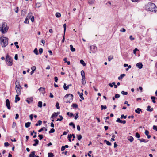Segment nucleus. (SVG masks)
Segmentation results:
<instances>
[{"instance_id": "nucleus-50", "label": "nucleus", "mask_w": 157, "mask_h": 157, "mask_svg": "<svg viewBox=\"0 0 157 157\" xmlns=\"http://www.w3.org/2000/svg\"><path fill=\"white\" fill-rule=\"evenodd\" d=\"M121 93L123 95H127L128 94V93L127 92H125L124 91H122Z\"/></svg>"}, {"instance_id": "nucleus-29", "label": "nucleus", "mask_w": 157, "mask_h": 157, "mask_svg": "<svg viewBox=\"0 0 157 157\" xmlns=\"http://www.w3.org/2000/svg\"><path fill=\"white\" fill-rule=\"evenodd\" d=\"M82 83L83 85H84L86 84L85 78H82Z\"/></svg>"}, {"instance_id": "nucleus-20", "label": "nucleus", "mask_w": 157, "mask_h": 157, "mask_svg": "<svg viewBox=\"0 0 157 157\" xmlns=\"http://www.w3.org/2000/svg\"><path fill=\"white\" fill-rule=\"evenodd\" d=\"M138 140L141 142H147L148 141V140H146L144 139H138Z\"/></svg>"}, {"instance_id": "nucleus-56", "label": "nucleus", "mask_w": 157, "mask_h": 157, "mask_svg": "<svg viewBox=\"0 0 157 157\" xmlns=\"http://www.w3.org/2000/svg\"><path fill=\"white\" fill-rule=\"evenodd\" d=\"M39 51V53L40 54H41L42 53L43 51L42 48H40Z\"/></svg>"}, {"instance_id": "nucleus-27", "label": "nucleus", "mask_w": 157, "mask_h": 157, "mask_svg": "<svg viewBox=\"0 0 157 157\" xmlns=\"http://www.w3.org/2000/svg\"><path fill=\"white\" fill-rule=\"evenodd\" d=\"M70 50L72 52H74L75 51V50L74 48L73 47V46L72 45H70Z\"/></svg>"}, {"instance_id": "nucleus-44", "label": "nucleus", "mask_w": 157, "mask_h": 157, "mask_svg": "<svg viewBox=\"0 0 157 157\" xmlns=\"http://www.w3.org/2000/svg\"><path fill=\"white\" fill-rule=\"evenodd\" d=\"M59 117H60V118H58L56 120L57 121H61L63 120V117L61 115H59Z\"/></svg>"}, {"instance_id": "nucleus-34", "label": "nucleus", "mask_w": 157, "mask_h": 157, "mask_svg": "<svg viewBox=\"0 0 157 157\" xmlns=\"http://www.w3.org/2000/svg\"><path fill=\"white\" fill-rule=\"evenodd\" d=\"M38 106L39 107L41 108L42 106V102L41 101L38 102Z\"/></svg>"}, {"instance_id": "nucleus-45", "label": "nucleus", "mask_w": 157, "mask_h": 157, "mask_svg": "<svg viewBox=\"0 0 157 157\" xmlns=\"http://www.w3.org/2000/svg\"><path fill=\"white\" fill-rule=\"evenodd\" d=\"M26 13L25 10H23L21 12V14L23 15H25Z\"/></svg>"}, {"instance_id": "nucleus-24", "label": "nucleus", "mask_w": 157, "mask_h": 157, "mask_svg": "<svg viewBox=\"0 0 157 157\" xmlns=\"http://www.w3.org/2000/svg\"><path fill=\"white\" fill-rule=\"evenodd\" d=\"M42 121L41 120H39L38 122L37 123H36L35 124V126H38V125H40L42 124Z\"/></svg>"}, {"instance_id": "nucleus-64", "label": "nucleus", "mask_w": 157, "mask_h": 157, "mask_svg": "<svg viewBox=\"0 0 157 157\" xmlns=\"http://www.w3.org/2000/svg\"><path fill=\"white\" fill-rule=\"evenodd\" d=\"M153 129L154 130H155L156 131H157V127L156 126L154 125L153 126Z\"/></svg>"}, {"instance_id": "nucleus-5", "label": "nucleus", "mask_w": 157, "mask_h": 157, "mask_svg": "<svg viewBox=\"0 0 157 157\" xmlns=\"http://www.w3.org/2000/svg\"><path fill=\"white\" fill-rule=\"evenodd\" d=\"M6 63L8 66H11L13 64V62L8 54L6 56Z\"/></svg>"}, {"instance_id": "nucleus-8", "label": "nucleus", "mask_w": 157, "mask_h": 157, "mask_svg": "<svg viewBox=\"0 0 157 157\" xmlns=\"http://www.w3.org/2000/svg\"><path fill=\"white\" fill-rule=\"evenodd\" d=\"M116 122L123 124H125L126 122L125 120H121L119 118H118L117 119V120H116Z\"/></svg>"}, {"instance_id": "nucleus-9", "label": "nucleus", "mask_w": 157, "mask_h": 157, "mask_svg": "<svg viewBox=\"0 0 157 157\" xmlns=\"http://www.w3.org/2000/svg\"><path fill=\"white\" fill-rule=\"evenodd\" d=\"M21 88L19 86L15 87L16 92L18 94H21Z\"/></svg>"}, {"instance_id": "nucleus-51", "label": "nucleus", "mask_w": 157, "mask_h": 157, "mask_svg": "<svg viewBox=\"0 0 157 157\" xmlns=\"http://www.w3.org/2000/svg\"><path fill=\"white\" fill-rule=\"evenodd\" d=\"M127 117V116H124V115L122 114L121 115V119H123V118L124 119H126Z\"/></svg>"}, {"instance_id": "nucleus-22", "label": "nucleus", "mask_w": 157, "mask_h": 157, "mask_svg": "<svg viewBox=\"0 0 157 157\" xmlns=\"http://www.w3.org/2000/svg\"><path fill=\"white\" fill-rule=\"evenodd\" d=\"M125 74H121L120 76L118 77V79L119 80H121L122 78L124 76H125Z\"/></svg>"}, {"instance_id": "nucleus-62", "label": "nucleus", "mask_w": 157, "mask_h": 157, "mask_svg": "<svg viewBox=\"0 0 157 157\" xmlns=\"http://www.w3.org/2000/svg\"><path fill=\"white\" fill-rule=\"evenodd\" d=\"M120 97V95L119 94H117L115 95V97L116 98H119Z\"/></svg>"}, {"instance_id": "nucleus-59", "label": "nucleus", "mask_w": 157, "mask_h": 157, "mask_svg": "<svg viewBox=\"0 0 157 157\" xmlns=\"http://www.w3.org/2000/svg\"><path fill=\"white\" fill-rule=\"evenodd\" d=\"M10 144L8 142H5L4 143V145L6 147H7Z\"/></svg>"}, {"instance_id": "nucleus-47", "label": "nucleus", "mask_w": 157, "mask_h": 157, "mask_svg": "<svg viewBox=\"0 0 157 157\" xmlns=\"http://www.w3.org/2000/svg\"><path fill=\"white\" fill-rule=\"evenodd\" d=\"M56 108L58 109H60V107L59 106V104L58 102H57L56 105Z\"/></svg>"}, {"instance_id": "nucleus-31", "label": "nucleus", "mask_w": 157, "mask_h": 157, "mask_svg": "<svg viewBox=\"0 0 157 157\" xmlns=\"http://www.w3.org/2000/svg\"><path fill=\"white\" fill-rule=\"evenodd\" d=\"M104 142H106V144L108 146L111 145V144H112L110 142H109V141H107L106 140H104Z\"/></svg>"}, {"instance_id": "nucleus-25", "label": "nucleus", "mask_w": 157, "mask_h": 157, "mask_svg": "<svg viewBox=\"0 0 157 157\" xmlns=\"http://www.w3.org/2000/svg\"><path fill=\"white\" fill-rule=\"evenodd\" d=\"M140 111H141V109L139 108H137L135 110V112L138 114L140 113Z\"/></svg>"}, {"instance_id": "nucleus-57", "label": "nucleus", "mask_w": 157, "mask_h": 157, "mask_svg": "<svg viewBox=\"0 0 157 157\" xmlns=\"http://www.w3.org/2000/svg\"><path fill=\"white\" fill-rule=\"evenodd\" d=\"M38 136L39 137L40 139V140L42 139L43 138V135H39Z\"/></svg>"}, {"instance_id": "nucleus-48", "label": "nucleus", "mask_w": 157, "mask_h": 157, "mask_svg": "<svg viewBox=\"0 0 157 157\" xmlns=\"http://www.w3.org/2000/svg\"><path fill=\"white\" fill-rule=\"evenodd\" d=\"M55 130L54 128H52L50 130L49 132V133H52L54 132Z\"/></svg>"}, {"instance_id": "nucleus-54", "label": "nucleus", "mask_w": 157, "mask_h": 157, "mask_svg": "<svg viewBox=\"0 0 157 157\" xmlns=\"http://www.w3.org/2000/svg\"><path fill=\"white\" fill-rule=\"evenodd\" d=\"M96 47L94 46H91L90 47V51L91 50V49L93 48L94 49H95L96 48Z\"/></svg>"}, {"instance_id": "nucleus-43", "label": "nucleus", "mask_w": 157, "mask_h": 157, "mask_svg": "<svg viewBox=\"0 0 157 157\" xmlns=\"http://www.w3.org/2000/svg\"><path fill=\"white\" fill-rule=\"evenodd\" d=\"M63 27H64V35L65 34V32L66 30V24H64L63 25Z\"/></svg>"}, {"instance_id": "nucleus-52", "label": "nucleus", "mask_w": 157, "mask_h": 157, "mask_svg": "<svg viewBox=\"0 0 157 157\" xmlns=\"http://www.w3.org/2000/svg\"><path fill=\"white\" fill-rule=\"evenodd\" d=\"M83 93H81L80 94V98H81L82 99V100H84V98L83 97Z\"/></svg>"}, {"instance_id": "nucleus-33", "label": "nucleus", "mask_w": 157, "mask_h": 157, "mask_svg": "<svg viewBox=\"0 0 157 157\" xmlns=\"http://www.w3.org/2000/svg\"><path fill=\"white\" fill-rule=\"evenodd\" d=\"M57 116V115L56 114V112L54 113L52 115L51 118L53 119L55 117Z\"/></svg>"}, {"instance_id": "nucleus-42", "label": "nucleus", "mask_w": 157, "mask_h": 157, "mask_svg": "<svg viewBox=\"0 0 157 157\" xmlns=\"http://www.w3.org/2000/svg\"><path fill=\"white\" fill-rule=\"evenodd\" d=\"M69 125L70 126H72L73 128H75V126L74 124L72 122H71L70 123H69Z\"/></svg>"}, {"instance_id": "nucleus-58", "label": "nucleus", "mask_w": 157, "mask_h": 157, "mask_svg": "<svg viewBox=\"0 0 157 157\" xmlns=\"http://www.w3.org/2000/svg\"><path fill=\"white\" fill-rule=\"evenodd\" d=\"M138 51L139 50H138L137 48H135L133 50V53L136 54V52Z\"/></svg>"}, {"instance_id": "nucleus-21", "label": "nucleus", "mask_w": 157, "mask_h": 157, "mask_svg": "<svg viewBox=\"0 0 157 157\" xmlns=\"http://www.w3.org/2000/svg\"><path fill=\"white\" fill-rule=\"evenodd\" d=\"M95 2V0H88V3L90 5L93 4Z\"/></svg>"}, {"instance_id": "nucleus-14", "label": "nucleus", "mask_w": 157, "mask_h": 157, "mask_svg": "<svg viewBox=\"0 0 157 157\" xmlns=\"http://www.w3.org/2000/svg\"><path fill=\"white\" fill-rule=\"evenodd\" d=\"M149 133V132L148 130H146L145 131V134L147 136L148 139L150 138L151 137V135H148Z\"/></svg>"}, {"instance_id": "nucleus-63", "label": "nucleus", "mask_w": 157, "mask_h": 157, "mask_svg": "<svg viewBox=\"0 0 157 157\" xmlns=\"http://www.w3.org/2000/svg\"><path fill=\"white\" fill-rule=\"evenodd\" d=\"M129 38L131 40H134V38L133 37L132 35L130 36Z\"/></svg>"}, {"instance_id": "nucleus-26", "label": "nucleus", "mask_w": 157, "mask_h": 157, "mask_svg": "<svg viewBox=\"0 0 157 157\" xmlns=\"http://www.w3.org/2000/svg\"><path fill=\"white\" fill-rule=\"evenodd\" d=\"M30 124L31 123L30 122H28L25 123V126L26 128H28L30 126Z\"/></svg>"}, {"instance_id": "nucleus-7", "label": "nucleus", "mask_w": 157, "mask_h": 157, "mask_svg": "<svg viewBox=\"0 0 157 157\" xmlns=\"http://www.w3.org/2000/svg\"><path fill=\"white\" fill-rule=\"evenodd\" d=\"M6 105L7 106V108L10 109L11 108L10 102L9 100L8 99H7L6 101Z\"/></svg>"}, {"instance_id": "nucleus-37", "label": "nucleus", "mask_w": 157, "mask_h": 157, "mask_svg": "<svg viewBox=\"0 0 157 157\" xmlns=\"http://www.w3.org/2000/svg\"><path fill=\"white\" fill-rule=\"evenodd\" d=\"M48 157H53L54 156L53 154L52 153H48Z\"/></svg>"}, {"instance_id": "nucleus-1", "label": "nucleus", "mask_w": 157, "mask_h": 157, "mask_svg": "<svg viewBox=\"0 0 157 157\" xmlns=\"http://www.w3.org/2000/svg\"><path fill=\"white\" fill-rule=\"evenodd\" d=\"M146 8L147 10L152 12L155 11L157 9L155 4L152 2L148 3L146 6Z\"/></svg>"}, {"instance_id": "nucleus-3", "label": "nucleus", "mask_w": 157, "mask_h": 157, "mask_svg": "<svg viewBox=\"0 0 157 157\" xmlns=\"http://www.w3.org/2000/svg\"><path fill=\"white\" fill-rule=\"evenodd\" d=\"M8 27L7 25V24L5 22H3L2 25H0V31L2 33L4 34L7 32Z\"/></svg>"}, {"instance_id": "nucleus-39", "label": "nucleus", "mask_w": 157, "mask_h": 157, "mask_svg": "<svg viewBox=\"0 0 157 157\" xmlns=\"http://www.w3.org/2000/svg\"><path fill=\"white\" fill-rule=\"evenodd\" d=\"M77 136L78 140H80L82 137V135H77Z\"/></svg>"}, {"instance_id": "nucleus-4", "label": "nucleus", "mask_w": 157, "mask_h": 157, "mask_svg": "<svg viewBox=\"0 0 157 157\" xmlns=\"http://www.w3.org/2000/svg\"><path fill=\"white\" fill-rule=\"evenodd\" d=\"M73 96L71 94H66L64 97V101L66 103L71 102L73 99Z\"/></svg>"}, {"instance_id": "nucleus-53", "label": "nucleus", "mask_w": 157, "mask_h": 157, "mask_svg": "<svg viewBox=\"0 0 157 157\" xmlns=\"http://www.w3.org/2000/svg\"><path fill=\"white\" fill-rule=\"evenodd\" d=\"M72 137V136L71 134H69L68 135V138L69 139V140L70 142L71 141V138Z\"/></svg>"}, {"instance_id": "nucleus-23", "label": "nucleus", "mask_w": 157, "mask_h": 157, "mask_svg": "<svg viewBox=\"0 0 157 157\" xmlns=\"http://www.w3.org/2000/svg\"><path fill=\"white\" fill-rule=\"evenodd\" d=\"M128 139L131 142H132L134 140V139L132 136H129L128 137Z\"/></svg>"}, {"instance_id": "nucleus-11", "label": "nucleus", "mask_w": 157, "mask_h": 157, "mask_svg": "<svg viewBox=\"0 0 157 157\" xmlns=\"http://www.w3.org/2000/svg\"><path fill=\"white\" fill-rule=\"evenodd\" d=\"M45 88H44L42 87H41L38 89V90L42 94H44L45 93Z\"/></svg>"}, {"instance_id": "nucleus-30", "label": "nucleus", "mask_w": 157, "mask_h": 157, "mask_svg": "<svg viewBox=\"0 0 157 157\" xmlns=\"http://www.w3.org/2000/svg\"><path fill=\"white\" fill-rule=\"evenodd\" d=\"M72 107L73 108H78V105L76 104L73 103L71 105Z\"/></svg>"}, {"instance_id": "nucleus-60", "label": "nucleus", "mask_w": 157, "mask_h": 157, "mask_svg": "<svg viewBox=\"0 0 157 157\" xmlns=\"http://www.w3.org/2000/svg\"><path fill=\"white\" fill-rule=\"evenodd\" d=\"M16 125V123L15 122H13V125H12V128H14Z\"/></svg>"}, {"instance_id": "nucleus-41", "label": "nucleus", "mask_w": 157, "mask_h": 157, "mask_svg": "<svg viewBox=\"0 0 157 157\" xmlns=\"http://www.w3.org/2000/svg\"><path fill=\"white\" fill-rule=\"evenodd\" d=\"M113 59V56H110L108 57V60L109 61H110Z\"/></svg>"}, {"instance_id": "nucleus-13", "label": "nucleus", "mask_w": 157, "mask_h": 157, "mask_svg": "<svg viewBox=\"0 0 157 157\" xmlns=\"http://www.w3.org/2000/svg\"><path fill=\"white\" fill-rule=\"evenodd\" d=\"M71 86V84H69V85H68L67 86H66V83H64V86H63L64 89H65V90H67L69 89V87L70 86Z\"/></svg>"}, {"instance_id": "nucleus-32", "label": "nucleus", "mask_w": 157, "mask_h": 157, "mask_svg": "<svg viewBox=\"0 0 157 157\" xmlns=\"http://www.w3.org/2000/svg\"><path fill=\"white\" fill-rule=\"evenodd\" d=\"M55 16L57 18H59L61 17V15L60 13L57 12L56 13Z\"/></svg>"}, {"instance_id": "nucleus-35", "label": "nucleus", "mask_w": 157, "mask_h": 157, "mask_svg": "<svg viewBox=\"0 0 157 157\" xmlns=\"http://www.w3.org/2000/svg\"><path fill=\"white\" fill-rule=\"evenodd\" d=\"M80 63L82 64L84 66L86 65V64L84 61L82 59L80 61Z\"/></svg>"}, {"instance_id": "nucleus-12", "label": "nucleus", "mask_w": 157, "mask_h": 157, "mask_svg": "<svg viewBox=\"0 0 157 157\" xmlns=\"http://www.w3.org/2000/svg\"><path fill=\"white\" fill-rule=\"evenodd\" d=\"M19 95V94H17L16 95L15 99V103H17L20 100V98L18 96Z\"/></svg>"}, {"instance_id": "nucleus-6", "label": "nucleus", "mask_w": 157, "mask_h": 157, "mask_svg": "<svg viewBox=\"0 0 157 157\" xmlns=\"http://www.w3.org/2000/svg\"><path fill=\"white\" fill-rule=\"evenodd\" d=\"M32 14V13L31 12H30L29 13H28L24 21L25 23L26 24H28L29 23V20L31 17Z\"/></svg>"}, {"instance_id": "nucleus-36", "label": "nucleus", "mask_w": 157, "mask_h": 157, "mask_svg": "<svg viewBox=\"0 0 157 157\" xmlns=\"http://www.w3.org/2000/svg\"><path fill=\"white\" fill-rule=\"evenodd\" d=\"M41 4L40 3H37L36 4V7L37 8H39L40 7H41Z\"/></svg>"}, {"instance_id": "nucleus-55", "label": "nucleus", "mask_w": 157, "mask_h": 157, "mask_svg": "<svg viewBox=\"0 0 157 157\" xmlns=\"http://www.w3.org/2000/svg\"><path fill=\"white\" fill-rule=\"evenodd\" d=\"M135 136L137 138H139L140 137L139 134L138 133H136Z\"/></svg>"}, {"instance_id": "nucleus-10", "label": "nucleus", "mask_w": 157, "mask_h": 157, "mask_svg": "<svg viewBox=\"0 0 157 157\" xmlns=\"http://www.w3.org/2000/svg\"><path fill=\"white\" fill-rule=\"evenodd\" d=\"M136 66L139 69H141L143 67V65L141 63H139L136 64Z\"/></svg>"}, {"instance_id": "nucleus-19", "label": "nucleus", "mask_w": 157, "mask_h": 157, "mask_svg": "<svg viewBox=\"0 0 157 157\" xmlns=\"http://www.w3.org/2000/svg\"><path fill=\"white\" fill-rule=\"evenodd\" d=\"M151 98L152 100V101L153 103H156L155 99H157V98H156V97L154 96H151Z\"/></svg>"}, {"instance_id": "nucleus-46", "label": "nucleus", "mask_w": 157, "mask_h": 157, "mask_svg": "<svg viewBox=\"0 0 157 157\" xmlns=\"http://www.w3.org/2000/svg\"><path fill=\"white\" fill-rule=\"evenodd\" d=\"M112 135H112V138L111 139V141H115V139H114V138H115V136L113 134H112Z\"/></svg>"}, {"instance_id": "nucleus-28", "label": "nucleus", "mask_w": 157, "mask_h": 157, "mask_svg": "<svg viewBox=\"0 0 157 157\" xmlns=\"http://www.w3.org/2000/svg\"><path fill=\"white\" fill-rule=\"evenodd\" d=\"M81 75L82 76V78H85V72L83 70H82L81 72Z\"/></svg>"}, {"instance_id": "nucleus-18", "label": "nucleus", "mask_w": 157, "mask_h": 157, "mask_svg": "<svg viewBox=\"0 0 157 157\" xmlns=\"http://www.w3.org/2000/svg\"><path fill=\"white\" fill-rule=\"evenodd\" d=\"M15 84H16V86L15 87H20L21 88V86L20 85V82L19 81L17 80H16V81L15 82Z\"/></svg>"}, {"instance_id": "nucleus-2", "label": "nucleus", "mask_w": 157, "mask_h": 157, "mask_svg": "<svg viewBox=\"0 0 157 157\" xmlns=\"http://www.w3.org/2000/svg\"><path fill=\"white\" fill-rule=\"evenodd\" d=\"M0 42L2 47H5L8 44V39L6 37H1L0 38Z\"/></svg>"}, {"instance_id": "nucleus-49", "label": "nucleus", "mask_w": 157, "mask_h": 157, "mask_svg": "<svg viewBox=\"0 0 157 157\" xmlns=\"http://www.w3.org/2000/svg\"><path fill=\"white\" fill-rule=\"evenodd\" d=\"M79 117L78 116V113L77 112L76 113V115L75 117V119L76 120Z\"/></svg>"}, {"instance_id": "nucleus-38", "label": "nucleus", "mask_w": 157, "mask_h": 157, "mask_svg": "<svg viewBox=\"0 0 157 157\" xmlns=\"http://www.w3.org/2000/svg\"><path fill=\"white\" fill-rule=\"evenodd\" d=\"M34 53L36 55L38 54V52L37 48H36L34 49L33 51Z\"/></svg>"}, {"instance_id": "nucleus-61", "label": "nucleus", "mask_w": 157, "mask_h": 157, "mask_svg": "<svg viewBox=\"0 0 157 157\" xmlns=\"http://www.w3.org/2000/svg\"><path fill=\"white\" fill-rule=\"evenodd\" d=\"M125 29L124 28H121V29L120 30V31L121 32H125Z\"/></svg>"}, {"instance_id": "nucleus-15", "label": "nucleus", "mask_w": 157, "mask_h": 157, "mask_svg": "<svg viewBox=\"0 0 157 157\" xmlns=\"http://www.w3.org/2000/svg\"><path fill=\"white\" fill-rule=\"evenodd\" d=\"M33 141L35 142V143L33 144V146H36L38 144L39 141L38 139H34L33 140Z\"/></svg>"}, {"instance_id": "nucleus-17", "label": "nucleus", "mask_w": 157, "mask_h": 157, "mask_svg": "<svg viewBox=\"0 0 157 157\" xmlns=\"http://www.w3.org/2000/svg\"><path fill=\"white\" fill-rule=\"evenodd\" d=\"M35 151H33L30 154L29 157H35L36 155L35 154Z\"/></svg>"}, {"instance_id": "nucleus-40", "label": "nucleus", "mask_w": 157, "mask_h": 157, "mask_svg": "<svg viewBox=\"0 0 157 157\" xmlns=\"http://www.w3.org/2000/svg\"><path fill=\"white\" fill-rule=\"evenodd\" d=\"M101 110H102L103 109H106L107 108V106L106 105L104 106L103 105H101Z\"/></svg>"}, {"instance_id": "nucleus-16", "label": "nucleus", "mask_w": 157, "mask_h": 157, "mask_svg": "<svg viewBox=\"0 0 157 157\" xmlns=\"http://www.w3.org/2000/svg\"><path fill=\"white\" fill-rule=\"evenodd\" d=\"M29 99V100L27 99L26 100V101L28 104H29L31 103V102H32L33 101V98L32 97H31Z\"/></svg>"}]
</instances>
